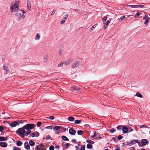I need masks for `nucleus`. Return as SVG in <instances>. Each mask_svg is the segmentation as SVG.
<instances>
[{
    "instance_id": "f257e3e1",
    "label": "nucleus",
    "mask_w": 150,
    "mask_h": 150,
    "mask_svg": "<svg viewBox=\"0 0 150 150\" xmlns=\"http://www.w3.org/2000/svg\"><path fill=\"white\" fill-rule=\"evenodd\" d=\"M25 129L23 128H19L16 132V133L21 137L23 138L24 137V134H25Z\"/></svg>"
},
{
    "instance_id": "f03ea898",
    "label": "nucleus",
    "mask_w": 150,
    "mask_h": 150,
    "mask_svg": "<svg viewBox=\"0 0 150 150\" xmlns=\"http://www.w3.org/2000/svg\"><path fill=\"white\" fill-rule=\"evenodd\" d=\"M35 127L33 124H28L23 127V128L26 130H30L33 129Z\"/></svg>"
},
{
    "instance_id": "7ed1b4c3",
    "label": "nucleus",
    "mask_w": 150,
    "mask_h": 150,
    "mask_svg": "<svg viewBox=\"0 0 150 150\" xmlns=\"http://www.w3.org/2000/svg\"><path fill=\"white\" fill-rule=\"evenodd\" d=\"M18 7L19 6H18L14 5L13 3L11 4L10 8L11 12L12 13H13L14 11L16 12L17 10L18 9Z\"/></svg>"
},
{
    "instance_id": "20e7f679",
    "label": "nucleus",
    "mask_w": 150,
    "mask_h": 150,
    "mask_svg": "<svg viewBox=\"0 0 150 150\" xmlns=\"http://www.w3.org/2000/svg\"><path fill=\"white\" fill-rule=\"evenodd\" d=\"M122 130L123 134H126L129 132L128 128L127 127L123 126Z\"/></svg>"
},
{
    "instance_id": "39448f33",
    "label": "nucleus",
    "mask_w": 150,
    "mask_h": 150,
    "mask_svg": "<svg viewBox=\"0 0 150 150\" xmlns=\"http://www.w3.org/2000/svg\"><path fill=\"white\" fill-rule=\"evenodd\" d=\"M12 127H16L17 125H19V123L16 121H14L13 122H12L11 123V124H9Z\"/></svg>"
},
{
    "instance_id": "423d86ee",
    "label": "nucleus",
    "mask_w": 150,
    "mask_h": 150,
    "mask_svg": "<svg viewBox=\"0 0 150 150\" xmlns=\"http://www.w3.org/2000/svg\"><path fill=\"white\" fill-rule=\"evenodd\" d=\"M142 143L143 145L145 146L149 144V142L147 140L143 139L142 140Z\"/></svg>"
},
{
    "instance_id": "0eeeda50",
    "label": "nucleus",
    "mask_w": 150,
    "mask_h": 150,
    "mask_svg": "<svg viewBox=\"0 0 150 150\" xmlns=\"http://www.w3.org/2000/svg\"><path fill=\"white\" fill-rule=\"evenodd\" d=\"M69 133L72 135H74L76 133V132L72 128H70L69 130Z\"/></svg>"
},
{
    "instance_id": "6e6552de",
    "label": "nucleus",
    "mask_w": 150,
    "mask_h": 150,
    "mask_svg": "<svg viewBox=\"0 0 150 150\" xmlns=\"http://www.w3.org/2000/svg\"><path fill=\"white\" fill-rule=\"evenodd\" d=\"M24 146L25 148L27 150H29L30 149V146L28 144V142H25L24 144Z\"/></svg>"
},
{
    "instance_id": "1a4fd4ad",
    "label": "nucleus",
    "mask_w": 150,
    "mask_h": 150,
    "mask_svg": "<svg viewBox=\"0 0 150 150\" xmlns=\"http://www.w3.org/2000/svg\"><path fill=\"white\" fill-rule=\"evenodd\" d=\"M67 14L65 15L64 16L63 20L61 21V24H62L65 23V21L67 19Z\"/></svg>"
},
{
    "instance_id": "9d476101",
    "label": "nucleus",
    "mask_w": 150,
    "mask_h": 150,
    "mask_svg": "<svg viewBox=\"0 0 150 150\" xmlns=\"http://www.w3.org/2000/svg\"><path fill=\"white\" fill-rule=\"evenodd\" d=\"M7 144L5 142H1L0 143V146L6 147L7 146Z\"/></svg>"
},
{
    "instance_id": "9b49d317",
    "label": "nucleus",
    "mask_w": 150,
    "mask_h": 150,
    "mask_svg": "<svg viewBox=\"0 0 150 150\" xmlns=\"http://www.w3.org/2000/svg\"><path fill=\"white\" fill-rule=\"evenodd\" d=\"M80 64V62H77L75 63H74L72 65V68H74L76 67H78L79 65Z\"/></svg>"
},
{
    "instance_id": "f8f14e48",
    "label": "nucleus",
    "mask_w": 150,
    "mask_h": 150,
    "mask_svg": "<svg viewBox=\"0 0 150 150\" xmlns=\"http://www.w3.org/2000/svg\"><path fill=\"white\" fill-rule=\"evenodd\" d=\"M41 143L39 144V145L36 146L35 149V150H40L41 149V147L42 146V145H41Z\"/></svg>"
},
{
    "instance_id": "ddd939ff",
    "label": "nucleus",
    "mask_w": 150,
    "mask_h": 150,
    "mask_svg": "<svg viewBox=\"0 0 150 150\" xmlns=\"http://www.w3.org/2000/svg\"><path fill=\"white\" fill-rule=\"evenodd\" d=\"M23 144L21 141L20 140H18L16 141V144L18 146H21Z\"/></svg>"
},
{
    "instance_id": "4468645a",
    "label": "nucleus",
    "mask_w": 150,
    "mask_h": 150,
    "mask_svg": "<svg viewBox=\"0 0 150 150\" xmlns=\"http://www.w3.org/2000/svg\"><path fill=\"white\" fill-rule=\"evenodd\" d=\"M62 140L65 141H69V139L65 136H62L61 137Z\"/></svg>"
},
{
    "instance_id": "2eb2a0df",
    "label": "nucleus",
    "mask_w": 150,
    "mask_h": 150,
    "mask_svg": "<svg viewBox=\"0 0 150 150\" xmlns=\"http://www.w3.org/2000/svg\"><path fill=\"white\" fill-rule=\"evenodd\" d=\"M68 120L70 122H73L74 120V117L70 116L68 118Z\"/></svg>"
},
{
    "instance_id": "dca6fc26",
    "label": "nucleus",
    "mask_w": 150,
    "mask_h": 150,
    "mask_svg": "<svg viewBox=\"0 0 150 150\" xmlns=\"http://www.w3.org/2000/svg\"><path fill=\"white\" fill-rule=\"evenodd\" d=\"M82 121V120H76L74 121V123L76 124H80L81 123Z\"/></svg>"
},
{
    "instance_id": "f3484780",
    "label": "nucleus",
    "mask_w": 150,
    "mask_h": 150,
    "mask_svg": "<svg viewBox=\"0 0 150 150\" xmlns=\"http://www.w3.org/2000/svg\"><path fill=\"white\" fill-rule=\"evenodd\" d=\"M48 57L47 56H46L45 57L43 58V62L44 63H45L47 62V60L48 59Z\"/></svg>"
},
{
    "instance_id": "a211bd4d",
    "label": "nucleus",
    "mask_w": 150,
    "mask_h": 150,
    "mask_svg": "<svg viewBox=\"0 0 150 150\" xmlns=\"http://www.w3.org/2000/svg\"><path fill=\"white\" fill-rule=\"evenodd\" d=\"M80 88L78 87L74 86L72 88V90H74L76 91H78L80 90Z\"/></svg>"
},
{
    "instance_id": "6ab92c4d",
    "label": "nucleus",
    "mask_w": 150,
    "mask_h": 150,
    "mask_svg": "<svg viewBox=\"0 0 150 150\" xmlns=\"http://www.w3.org/2000/svg\"><path fill=\"white\" fill-rule=\"evenodd\" d=\"M31 132V131L30 130H28L26 132H25V134H24V137L25 136H27L28 135H29Z\"/></svg>"
},
{
    "instance_id": "aec40b11",
    "label": "nucleus",
    "mask_w": 150,
    "mask_h": 150,
    "mask_svg": "<svg viewBox=\"0 0 150 150\" xmlns=\"http://www.w3.org/2000/svg\"><path fill=\"white\" fill-rule=\"evenodd\" d=\"M61 127V126H56L55 127H53V129L54 130H58Z\"/></svg>"
},
{
    "instance_id": "412c9836",
    "label": "nucleus",
    "mask_w": 150,
    "mask_h": 150,
    "mask_svg": "<svg viewBox=\"0 0 150 150\" xmlns=\"http://www.w3.org/2000/svg\"><path fill=\"white\" fill-rule=\"evenodd\" d=\"M28 8V10H30L31 8V4L30 1L27 2Z\"/></svg>"
},
{
    "instance_id": "4be33fe9",
    "label": "nucleus",
    "mask_w": 150,
    "mask_h": 150,
    "mask_svg": "<svg viewBox=\"0 0 150 150\" xmlns=\"http://www.w3.org/2000/svg\"><path fill=\"white\" fill-rule=\"evenodd\" d=\"M137 143H138L137 140H136L134 139L132 140V141H131L129 143L130 144L132 145Z\"/></svg>"
},
{
    "instance_id": "5701e85b",
    "label": "nucleus",
    "mask_w": 150,
    "mask_h": 150,
    "mask_svg": "<svg viewBox=\"0 0 150 150\" xmlns=\"http://www.w3.org/2000/svg\"><path fill=\"white\" fill-rule=\"evenodd\" d=\"M86 142L87 143H89V144H93L94 143V142L91 141L90 140H89L88 139L86 140Z\"/></svg>"
},
{
    "instance_id": "b1692460",
    "label": "nucleus",
    "mask_w": 150,
    "mask_h": 150,
    "mask_svg": "<svg viewBox=\"0 0 150 150\" xmlns=\"http://www.w3.org/2000/svg\"><path fill=\"white\" fill-rule=\"evenodd\" d=\"M3 69L4 70H6V71L7 72L6 73H5L6 74H7V72L9 71L8 68L7 67H6L4 65L3 67Z\"/></svg>"
},
{
    "instance_id": "393cba45",
    "label": "nucleus",
    "mask_w": 150,
    "mask_h": 150,
    "mask_svg": "<svg viewBox=\"0 0 150 150\" xmlns=\"http://www.w3.org/2000/svg\"><path fill=\"white\" fill-rule=\"evenodd\" d=\"M7 139L4 137H0V141H5L7 140Z\"/></svg>"
},
{
    "instance_id": "a878e982",
    "label": "nucleus",
    "mask_w": 150,
    "mask_h": 150,
    "mask_svg": "<svg viewBox=\"0 0 150 150\" xmlns=\"http://www.w3.org/2000/svg\"><path fill=\"white\" fill-rule=\"evenodd\" d=\"M87 148L88 149H91L93 148V146L91 144H88L87 145Z\"/></svg>"
},
{
    "instance_id": "bb28decb",
    "label": "nucleus",
    "mask_w": 150,
    "mask_h": 150,
    "mask_svg": "<svg viewBox=\"0 0 150 150\" xmlns=\"http://www.w3.org/2000/svg\"><path fill=\"white\" fill-rule=\"evenodd\" d=\"M29 144L31 146H33L35 145V142L32 140H30L29 141Z\"/></svg>"
},
{
    "instance_id": "cd10ccee",
    "label": "nucleus",
    "mask_w": 150,
    "mask_h": 150,
    "mask_svg": "<svg viewBox=\"0 0 150 150\" xmlns=\"http://www.w3.org/2000/svg\"><path fill=\"white\" fill-rule=\"evenodd\" d=\"M136 96L138 97L142 98L143 97L142 95L139 93H137L136 94Z\"/></svg>"
},
{
    "instance_id": "c85d7f7f",
    "label": "nucleus",
    "mask_w": 150,
    "mask_h": 150,
    "mask_svg": "<svg viewBox=\"0 0 150 150\" xmlns=\"http://www.w3.org/2000/svg\"><path fill=\"white\" fill-rule=\"evenodd\" d=\"M40 37L38 33L35 36V40H39L40 39Z\"/></svg>"
},
{
    "instance_id": "c756f323",
    "label": "nucleus",
    "mask_w": 150,
    "mask_h": 150,
    "mask_svg": "<svg viewBox=\"0 0 150 150\" xmlns=\"http://www.w3.org/2000/svg\"><path fill=\"white\" fill-rule=\"evenodd\" d=\"M18 122L19 123H19L22 124V123H23L25 122H26V120H18Z\"/></svg>"
},
{
    "instance_id": "7c9ffc66",
    "label": "nucleus",
    "mask_w": 150,
    "mask_h": 150,
    "mask_svg": "<svg viewBox=\"0 0 150 150\" xmlns=\"http://www.w3.org/2000/svg\"><path fill=\"white\" fill-rule=\"evenodd\" d=\"M41 145H42L41 149L40 150H46V147L45 145L42 144H41Z\"/></svg>"
},
{
    "instance_id": "2f4dec72",
    "label": "nucleus",
    "mask_w": 150,
    "mask_h": 150,
    "mask_svg": "<svg viewBox=\"0 0 150 150\" xmlns=\"http://www.w3.org/2000/svg\"><path fill=\"white\" fill-rule=\"evenodd\" d=\"M150 19V18H148L146 19V20L144 22V24L146 26H147V25L148 23L149 22V20Z\"/></svg>"
},
{
    "instance_id": "473e14b6",
    "label": "nucleus",
    "mask_w": 150,
    "mask_h": 150,
    "mask_svg": "<svg viewBox=\"0 0 150 150\" xmlns=\"http://www.w3.org/2000/svg\"><path fill=\"white\" fill-rule=\"evenodd\" d=\"M116 131V130L114 128H112L110 130L109 132L112 133Z\"/></svg>"
},
{
    "instance_id": "72a5a7b5",
    "label": "nucleus",
    "mask_w": 150,
    "mask_h": 150,
    "mask_svg": "<svg viewBox=\"0 0 150 150\" xmlns=\"http://www.w3.org/2000/svg\"><path fill=\"white\" fill-rule=\"evenodd\" d=\"M83 131L81 130H79L77 131V134L78 135H82Z\"/></svg>"
},
{
    "instance_id": "f704fd0d",
    "label": "nucleus",
    "mask_w": 150,
    "mask_h": 150,
    "mask_svg": "<svg viewBox=\"0 0 150 150\" xmlns=\"http://www.w3.org/2000/svg\"><path fill=\"white\" fill-rule=\"evenodd\" d=\"M71 62L69 61H66L64 62L63 63V64L64 65H67L68 64H69Z\"/></svg>"
},
{
    "instance_id": "c9c22d12",
    "label": "nucleus",
    "mask_w": 150,
    "mask_h": 150,
    "mask_svg": "<svg viewBox=\"0 0 150 150\" xmlns=\"http://www.w3.org/2000/svg\"><path fill=\"white\" fill-rule=\"evenodd\" d=\"M107 17L106 16H105L103 18L102 20L103 23L105 22V21L107 20Z\"/></svg>"
},
{
    "instance_id": "e433bc0d",
    "label": "nucleus",
    "mask_w": 150,
    "mask_h": 150,
    "mask_svg": "<svg viewBox=\"0 0 150 150\" xmlns=\"http://www.w3.org/2000/svg\"><path fill=\"white\" fill-rule=\"evenodd\" d=\"M141 14L140 13H139V12H137L136 13V14H135V16L134 17L136 18H138V17H139V15Z\"/></svg>"
},
{
    "instance_id": "4c0bfd02",
    "label": "nucleus",
    "mask_w": 150,
    "mask_h": 150,
    "mask_svg": "<svg viewBox=\"0 0 150 150\" xmlns=\"http://www.w3.org/2000/svg\"><path fill=\"white\" fill-rule=\"evenodd\" d=\"M35 134V136L38 137L39 136L40 134L38 132H34Z\"/></svg>"
},
{
    "instance_id": "58836bf2",
    "label": "nucleus",
    "mask_w": 150,
    "mask_h": 150,
    "mask_svg": "<svg viewBox=\"0 0 150 150\" xmlns=\"http://www.w3.org/2000/svg\"><path fill=\"white\" fill-rule=\"evenodd\" d=\"M71 144H70L67 143L66 144V146H65V148L66 149H67L68 147L70 145H71Z\"/></svg>"
},
{
    "instance_id": "ea45409f",
    "label": "nucleus",
    "mask_w": 150,
    "mask_h": 150,
    "mask_svg": "<svg viewBox=\"0 0 150 150\" xmlns=\"http://www.w3.org/2000/svg\"><path fill=\"white\" fill-rule=\"evenodd\" d=\"M122 127V125H120L119 126H118L117 127V130H120L121 129Z\"/></svg>"
},
{
    "instance_id": "a19ab883",
    "label": "nucleus",
    "mask_w": 150,
    "mask_h": 150,
    "mask_svg": "<svg viewBox=\"0 0 150 150\" xmlns=\"http://www.w3.org/2000/svg\"><path fill=\"white\" fill-rule=\"evenodd\" d=\"M129 7H132V8H136V5H128Z\"/></svg>"
},
{
    "instance_id": "79ce46f5",
    "label": "nucleus",
    "mask_w": 150,
    "mask_h": 150,
    "mask_svg": "<svg viewBox=\"0 0 150 150\" xmlns=\"http://www.w3.org/2000/svg\"><path fill=\"white\" fill-rule=\"evenodd\" d=\"M97 133L96 132H95L93 135L91 136V137L93 138H95L97 136Z\"/></svg>"
},
{
    "instance_id": "37998d69",
    "label": "nucleus",
    "mask_w": 150,
    "mask_h": 150,
    "mask_svg": "<svg viewBox=\"0 0 150 150\" xmlns=\"http://www.w3.org/2000/svg\"><path fill=\"white\" fill-rule=\"evenodd\" d=\"M54 148L53 146L51 145L49 147L50 150H54Z\"/></svg>"
},
{
    "instance_id": "c03bdc74",
    "label": "nucleus",
    "mask_w": 150,
    "mask_h": 150,
    "mask_svg": "<svg viewBox=\"0 0 150 150\" xmlns=\"http://www.w3.org/2000/svg\"><path fill=\"white\" fill-rule=\"evenodd\" d=\"M128 129L129 132H130L133 131V129L131 127H129V128H128Z\"/></svg>"
},
{
    "instance_id": "a18cd8bd",
    "label": "nucleus",
    "mask_w": 150,
    "mask_h": 150,
    "mask_svg": "<svg viewBox=\"0 0 150 150\" xmlns=\"http://www.w3.org/2000/svg\"><path fill=\"white\" fill-rule=\"evenodd\" d=\"M123 137L122 135H120L118 136L117 139L118 140H121L122 138H123Z\"/></svg>"
},
{
    "instance_id": "49530a36",
    "label": "nucleus",
    "mask_w": 150,
    "mask_h": 150,
    "mask_svg": "<svg viewBox=\"0 0 150 150\" xmlns=\"http://www.w3.org/2000/svg\"><path fill=\"white\" fill-rule=\"evenodd\" d=\"M41 124H42V123L41 122H38L37 123V126L38 127H40L41 126Z\"/></svg>"
},
{
    "instance_id": "de8ad7c7",
    "label": "nucleus",
    "mask_w": 150,
    "mask_h": 150,
    "mask_svg": "<svg viewBox=\"0 0 150 150\" xmlns=\"http://www.w3.org/2000/svg\"><path fill=\"white\" fill-rule=\"evenodd\" d=\"M16 15L18 17H21V14L20 13H16Z\"/></svg>"
},
{
    "instance_id": "09e8293b",
    "label": "nucleus",
    "mask_w": 150,
    "mask_h": 150,
    "mask_svg": "<svg viewBox=\"0 0 150 150\" xmlns=\"http://www.w3.org/2000/svg\"><path fill=\"white\" fill-rule=\"evenodd\" d=\"M47 118H49L51 120H53L54 119V117L53 116H51L49 117H47Z\"/></svg>"
},
{
    "instance_id": "8fccbe9b",
    "label": "nucleus",
    "mask_w": 150,
    "mask_h": 150,
    "mask_svg": "<svg viewBox=\"0 0 150 150\" xmlns=\"http://www.w3.org/2000/svg\"><path fill=\"white\" fill-rule=\"evenodd\" d=\"M85 146H82L80 150H85Z\"/></svg>"
},
{
    "instance_id": "3c124183",
    "label": "nucleus",
    "mask_w": 150,
    "mask_h": 150,
    "mask_svg": "<svg viewBox=\"0 0 150 150\" xmlns=\"http://www.w3.org/2000/svg\"><path fill=\"white\" fill-rule=\"evenodd\" d=\"M30 135L32 137H34L35 136V133H30Z\"/></svg>"
},
{
    "instance_id": "603ef678",
    "label": "nucleus",
    "mask_w": 150,
    "mask_h": 150,
    "mask_svg": "<svg viewBox=\"0 0 150 150\" xmlns=\"http://www.w3.org/2000/svg\"><path fill=\"white\" fill-rule=\"evenodd\" d=\"M143 127H145V128H147V127L145 125H140V128H142Z\"/></svg>"
},
{
    "instance_id": "864d4df0",
    "label": "nucleus",
    "mask_w": 150,
    "mask_h": 150,
    "mask_svg": "<svg viewBox=\"0 0 150 150\" xmlns=\"http://www.w3.org/2000/svg\"><path fill=\"white\" fill-rule=\"evenodd\" d=\"M110 20H108L106 23H105V24L107 25H108V24H109V23H110Z\"/></svg>"
},
{
    "instance_id": "5fc2aeb1",
    "label": "nucleus",
    "mask_w": 150,
    "mask_h": 150,
    "mask_svg": "<svg viewBox=\"0 0 150 150\" xmlns=\"http://www.w3.org/2000/svg\"><path fill=\"white\" fill-rule=\"evenodd\" d=\"M13 150H21V149L19 148L18 147H14L13 148Z\"/></svg>"
},
{
    "instance_id": "6e6d98bb",
    "label": "nucleus",
    "mask_w": 150,
    "mask_h": 150,
    "mask_svg": "<svg viewBox=\"0 0 150 150\" xmlns=\"http://www.w3.org/2000/svg\"><path fill=\"white\" fill-rule=\"evenodd\" d=\"M4 130V128L1 126H0V131L1 132H2Z\"/></svg>"
},
{
    "instance_id": "4d7b16f0",
    "label": "nucleus",
    "mask_w": 150,
    "mask_h": 150,
    "mask_svg": "<svg viewBox=\"0 0 150 150\" xmlns=\"http://www.w3.org/2000/svg\"><path fill=\"white\" fill-rule=\"evenodd\" d=\"M62 50H61V49H60L59 50V54L60 55H61V54H62Z\"/></svg>"
},
{
    "instance_id": "13d9d810",
    "label": "nucleus",
    "mask_w": 150,
    "mask_h": 150,
    "mask_svg": "<svg viewBox=\"0 0 150 150\" xmlns=\"http://www.w3.org/2000/svg\"><path fill=\"white\" fill-rule=\"evenodd\" d=\"M46 128L50 129H52L51 126H49L47 127H46Z\"/></svg>"
},
{
    "instance_id": "bf43d9fd",
    "label": "nucleus",
    "mask_w": 150,
    "mask_h": 150,
    "mask_svg": "<svg viewBox=\"0 0 150 150\" xmlns=\"http://www.w3.org/2000/svg\"><path fill=\"white\" fill-rule=\"evenodd\" d=\"M95 138L99 139H101V138L100 137L99 135H98H98H97L96 137Z\"/></svg>"
},
{
    "instance_id": "052dcab7",
    "label": "nucleus",
    "mask_w": 150,
    "mask_h": 150,
    "mask_svg": "<svg viewBox=\"0 0 150 150\" xmlns=\"http://www.w3.org/2000/svg\"><path fill=\"white\" fill-rule=\"evenodd\" d=\"M148 18V16H147L146 15H145V16H144L143 17V19H147V18Z\"/></svg>"
},
{
    "instance_id": "680f3d73",
    "label": "nucleus",
    "mask_w": 150,
    "mask_h": 150,
    "mask_svg": "<svg viewBox=\"0 0 150 150\" xmlns=\"http://www.w3.org/2000/svg\"><path fill=\"white\" fill-rule=\"evenodd\" d=\"M64 64L63 63H59L58 65V67H62L63 66V65Z\"/></svg>"
},
{
    "instance_id": "e2e57ef3",
    "label": "nucleus",
    "mask_w": 150,
    "mask_h": 150,
    "mask_svg": "<svg viewBox=\"0 0 150 150\" xmlns=\"http://www.w3.org/2000/svg\"><path fill=\"white\" fill-rule=\"evenodd\" d=\"M22 19H23L21 17H20L18 19V21L19 22H20L22 21Z\"/></svg>"
},
{
    "instance_id": "0e129e2a",
    "label": "nucleus",
    "mask_w": 150,
    "mask_h": 150,
    "mask_svg": "<svg viewBox=\"0 0 150 150\" xmlns=\"http://www.w3.org/2000/svg\"><path fill=\"white\" fill-rule=\"evenodd\" d=\"M125 16H123L120 18L121 20H122L125 18Z\"/></svg>"
},
{
    "instance_id": "69168bd1",
    "label": "nucleus",
    "mask_w": 150,
    "mask_h": 150,
    "mask_svg": "<svg viewBox=\"0 0 150 150\" xmlns=\"http://www.w3.org/2000/svg\"><path fill=\"white\" fill-rule=\"evenodd\" d=\"M112 140H113V141L115 142H116L117 141V140L115 137H113L112 138Z\"/></svg>"
},
{
    "instance_id": "338daca9",
    "label": "nucleus",
    "mask_w": 150,
    "mask_h": 150,
    "mask_svg": "<svg viewBox=\"0 0 150 150\" xmlns=\"http://www.w3.org/2000/svg\"><path fill=\"white\" fill-rule=\"evenodd\" d=\"M18 1H16L15 2L14 4V5L17 6H18Z\"/></svg>"
},
{
    "instance_id": "774afa93",
    "label": "nucleus",
    "mask_w": 150,
    "mask_h": 150,
    "mask_svg": "<svg viewBox=\"0 0 150 150\" xmlns=\"http://www.w3.org/2000/svg\"><path fill=\"white\" fill-rule=\"evenodd\" d=\"M50 137L49 135H47L46 138L47 140H48L50 139Z\"/></svg>"
}]
</instances>
